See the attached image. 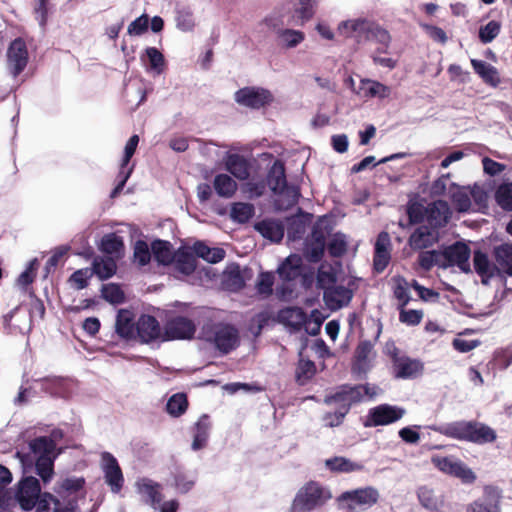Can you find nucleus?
<instances>
[{"instance_id": "5fc2aeb1", "label": "nucleus", "mask_w": 512, "mask_h": 512, "mask_svg": "<svg viewBox=\"0 0 512 512\" xmlns=\"http://www.w3.org/2000/svg\"><path fill=\"white\" fill-rule=\"evenodd\" d=\"M347 245V237L344 233H334L327 245L329 255L334 258L342 257L347 251Z\"/></svg>"}, {"instance_id": "4d7b16f0", "label": "nucleus", "mask_w": 512, "mask_h": 512, "mask_svg": "<svg viewBox=\"0 0 512 512\" xmlns=\"http://www.w3.org/2000/svg\"><path fill=\"white\" fill-rule=\"evenodd\" d=\"M325 246L322 243L306 238L303 255L305 259L311 263H318L324 256Z\"/></svg>"}, {"instance_id": "bf43d9fd", "label": "nucleus", "mask_w": 512, "mask_h": 512, "mask_svg": "<svg viewBox=\"0 0 512 512\" xmlns=\"http://www.w3.org/2000/svg\"><path fill=\"white\" fill-rule=\"evenodd\" d=\"M316 373V366L312 360L300 359L296 367L295 378L300 385H304Z\"/></svg>"}, {"instance_id": "4c0bfd02", "label": "nucleus", "mask_w": 512, "mask_h": 512, "mask_svg": "<svg viewBox=\"0 0 512 512\" xmlns=\"http://www.w3.org/2000/svg\"><path fill=\"white\" fill-rule=\"evenodd\" d=\"M211 429L210 417L203 414L199 417L198 421L194 424V436L191 444L193 451H198L206 447Z\"/></svg>"}, {"instance_id": "a211bd4d", "label": "nucleus", "mask_w": 512, "mask_h": 512, "mask_svg": "<svg viewBox=\"0 0 512 512\" xmlns=\"http://www.w3.org/2000/svg\"><path fill=\"white\" fill-rule=\"evenodd\" d=\"M7 63L11 75L16 78L27 66L28 50L22 38L14 39L7 50Z\"/></svg>"}, {"instance_id": "9d476101", "label": "nucleus", "mask_w": 512, "mask_h": 512, "mask_svg": "<svg viewBox=\"0 0 512 512\" xmlns=\"http://www.w3.org/2000/svg\"><path fill=\"white\" fill-rule=\"evenodd\" d=\"M470 255L471 250L469 246L462 241H456L440 252V257L443 259L441 266H457L462 272L469 273L471 272L469 264Z\"/></svg>"}, {"instance_id": "052dcab7", "label": "nucleus", "mask_w": 512, "mask_h": 512, "mask_svg": "<svg viewBox=\"0 0 512 512\" xmlns=\"http://www.w3.org/2000/svg\"><path fill=\"white\" fill-rule=\"evenodd\" d=\"M406 213L409 224H421L426 219L427 206L425 207L418 201L410 200L406 206Z\"/></svg>"}, {"instance_id": "ea45409f", "label": "nucleus", "mask_w": 512, "mask_h": 512, "mask_svg": "<svg viewBox=\"0 0 512 512\" xmlns=\"http://www.w3.org/2000/svg\"><path fill=\"white\" fill-rule=\"evenodd\" d=\"M450 199L454 208L459 213H468L472 211L469 187H460L453 183L450 189Z\"/></svg>"}, {"instance_id": "a19ab883", "label": "nucleus", "mask_w": 512, "mask_h": 512, "mask_svg": "<svg viewBox=\"0 0 512 512\" xmlns=\"http://www.w3.org/2000/svg\"><path fill=\"white\" fill-rule=\"evenodd\" d=\"M137 486L138 492L145 498V503L156 509L162 501V494L159 491V484L148 478H143L137 483Z\"/></svg>"}, {"instance_id": "ddd939ff", "label": "nucleus", "mask_w": 512, "mask_h": 512, "mask_svg": "<svg viewBox=\"0 0 512 512\" xmlns=\"http://www.w3.org/2000/svg\"><path fill=\"white\" fill-rule=\"evenodd\" d=\"M264 23L276 31L280 45L287 48H295L305 39V34L300 30L281 28L286 25L285 15H270L264 19Z\"/></svg>"}, {"instance_id": "473e14b6", "label": "nucleus", "mask_w": 512, "mask_h": 512, "mask_svg": "<svg viewBox=\"0 0 512 512\" xmlns=\"http://www.w3.org/2000/svg\"><path fill=\"white\" fill-rule=\"evenodd\" d=\"M115 331L122 339H132L136 334L134 314L128 309H120L116 315Z\"/></svg>"}, {"instance_id": "6e6552de", "label": "nucleus", "mask_w": 512, "mask_h": 512, "mask_svg": "<svg viewBox=\"0 0 512 512\" xmlns=\"http://www.w3.org/2000/svg\"><path fill=\"white\" fill-rule=\"evenodd\" d=\"M405 414L403 407L380 404L368 410L363 425L366 428L390 425L402 419Z\"/></svg>"}, {"instance_id": "4468645a", "label": "nucleus", "mask_w": 512, "mask_h": 512, "mask_svg": "<svg viewBox=\"0 0 512 512\" xmlns=\"http://www.w3.org/2000/svg\"><path fill=\"white\" fill-rule=\"evenodd\" d=\"M431 461L441 472L460 478L465 483H473L476 479L474 472L453 456H433Z\"/></svg>"}, {"instance_id": "5701e85b", "label": "nucleus", "mask_w": 512, "mask_h": 512, "mask_svg": "<svg viewBox=\"0 0 512 512\" xmlns=\"http://www.w3.org/2000/svg\"><path fill=\"white\" fill-rule=\"evenodd\" d=\"M143 343H151L162 339L163 332L158 320L152 316L143 314L136 322V334Z\"/></svg>"}, {"instance_id": "c85d7f7f", "label": "nucleus", "mask_w": 512, "mask_h": 512, "mask_svg": "<svg viewBox=\"0 0 512 512\" xmlns=\"http://www.w3.org/2000/svg\"><path fill=\"white\" fill-rule=\"evenodd\" d=\"M43 389L51 396L68 398L72 395L74 384L71 379L63 377H48L43 380Z\"/></svg>"}, {"instance_id": "8fccbe9b", "label": "nucleus", "mask_w": 512, "mask_h": 512, "mask_svg": "<svg viewBox=\"0 0 512 512\" xmlns=\"http://www.w3.org/2000/svg\"><path fill=\"white\" fill-rule=\"evenodd\" d=\"M116 262L110 258H95L93 261V274H96L99 279L106 280L111 278L116 272Z\"/></svg>"}, {"instance_id": "774afa93", "label": "nucleus", "mask_w": 512, "mask_h": 512, "mask_svg": "<svg viewBox=\"0 0 512 512\" xmlns=\"http://www.w3.org/2000/svg\"><path fill=\"white\" fill-rule=\"evenodd\" d=\"M145 53L149 59L151 70L155 71L157 74H160L163 71L165 64L163 54L155 47L146 48Z\"/></svg>"}, {"instance_id": "cd10ccee", "label": "nucleus", "mask_w": 512, "mask_h": 512, "mask_svg": "<svg viewBox=\"0 0 512 512\" xmlns=\"http://www.w3.org/2000/svg\"><path fill=\"white\" fill-rule=\"evenodd\" d=\"M352 297V291L342 285L335 284L323 292V299L331 309H340L348 305Z\"/></svg>"}, {"instance_id": "a18cd8bd", "label": "nucleus", "mask_w": 512, "mask_h": 512, "mask_svg": "<svg viewBox=\"0 0 512 512\" xmlns=\"http://www.w3.org/2000/svg\"><path fill=\"white\" fill-rule=\"evenodd\" d=\"M99 250L107 255H120L124 250L123 238L114 232L105 234L101 238Z\"/></svg>"}, {"instance_id": "6ab92c4d", "label": "nucleus", "mask_w": 512, "mask_h": 512, "mask_svg": "<svg viewBox=\"0 0 512 512\" xmlns=\"http://www.w3.org/2000/svg\"><path fill=\"white\" fill-rule=\"evenodd\" d=\"M102 470L105 482L114 493L120 492L124 484V477L117 459L109 452L101 454Z\"/></svg>"}, {"instance_id": "864d4df0", "label": "nucleus", "mask_w": 512, "mask_h": 512, "mask_svg": "<svg viewBox=\"0 0 512 512\" xmlns=\"http://www.w3.org/2000/svg\"><path fill=\"white\" fill-rule=\"evenodd\" d=\"M30 450L38 456H52L56 448L55 442L47 436H40L29 443Z\"/></svg>"}, {"instance_id": "37998d69", "label": "nucleus", "mask_w": 512, "mask_h": 512, "mask_svg": "<svg viewBox=\"0 0 512 512\" xmlns=\"http://www.w3.org/2000/svg\"><path fill=\"white\" fill-rule=\"evenodd\" d=\"M151 251L155 261L161 265L167 266L174 261L175 254L172 251V245L169 241L161 239L153 241Z\"/></svg>"}, {"instance_id": "338daca9", "label": "nucleus", "mask_w": 512, "mask_h": 512, "mask_svg": "<svg viewBox=\"0 0 512 512\" xmlns=\"http://www.w3.org/2000/svg\"><path fill=\"white\" fill-rule=\"evenodd\" d=\"M134 260L140 265V266H146L150 260H151V251L149 249V246L147 242L144 240H137L134 245V252H133Z\"/></svg>"}, {"instance_id": "c03bdc74", "label": "nucleus", "mask_w": 512, "mask_h": 512, "mask_svg": "<svg viewBox=\"0 0 512 512\" xmlns=\"http://www.w3.org/2000/svg\"><path fill=\"white\" fill-rule=\"evenodd\" d=\"M175 21L176 27L183 31H192L195 27L193 10L189 5L176 3L175 5Z\"/></svg>"}, {"instance_id": "f3484780", "label": "nucleus", "mask_w": 512, "mask_h": 512, "mask_svg": "<svg viewBox=\"0 0 512 512\" xmlns=\"http://www.w3.org/2000/svg\"><path fill=\"white\" fill-rule=\"evenodd\" d=\"M41 493V485L36 477L23 478L15 494V498L24 511H31L37 504V498Z\"/></svg>"}, {"instance_id": "e433bc0d", "label": "nucleus", "mask_w": 512, "mask_h": 512, "mask_svg": "<svg viewBox=\"0 0 512 512\" xmlns=\"http://www.w3.org/2000/svg\"><path fill=\"white\" fill-rule=\"evenodd\" d=\"M280 322L290 327L293 331H300L307 322V315L300 307H287L278 313Z\"/></svg>"}, {"instance_id": "423d86ee", "label": "nucleus", "mask_w": 512, "mask_h": 512, "mask_svg": "<svg viewBox=\"0 0 512 512\" xmlns=\"http://www.w3.org/2000/svg\"><path fill=\"white\" fill-rule=\"evenodd\" d=\"M212 334L205 340L213 343L222 355L229 354L240 344L239 330L230 323H216L211 326Z\"/></svg>"}, {"instance_id": "393cba45", "label": "nucleus", "mask_w": 512, "mask_h": 512, "mask_svg": "<svg viewBox=\"0 0 512 512\" xmlns=\"http://www.w3.org/2000/svg\"><path fill=\"white\" fill-rule=\"evenodd\" d=\"M225 169L240 181L250 176L251 164L247 158L238 153H227L224 157Z\"/></svg>"}, {"instance_id": "9b49d317", "label": "nucleus", "mask_w": 512, "mask_h": 512, "mask_svg": "<svg viewBox=\"0 0 512 512\" xmlns=\"http://www.w3.org/2000/svg\"><path fill=\"white\" fill-rule=\"evenodd\" d=\"M362 387L351 384H342L338 386L333 393L324 397L323 402L326 405H337V408H343L348 414L353 405L362 402Z\"/></svg>"}, {"instance_id": "0eeeda50", "label": "nucleus", "mask_w": 512, "mask_h": 512, "mask_svg": "<svg viewBox=\"0 0 512 512\" xmlns=\"http://www.w3.org/2000/svg\"><path fill=\"white\" fill-rule=\"evenodd\" d=\"M316 0H286L279 15H285L287 26H303L315 14Z\"/></svg>"}, {"instance_id": "13d9d810", "label": "nucleus", "mask_w": 512, "mask_h": 512, "mask_svg": "<svg viewBox=\"0 0 512 512\" xmlns=\"http://www.w3.org/2000/svg\"><path fill=\"white\" fill-rule=\"evenodd\" d=\"M495 201L504 211H512V182L502 183L495 192Z\"/></svg>"}, {"instance_id": "c756f323", "label": "nucleus", "mask_w": 512, "mask_h": 512, "mask_svg": "<svg viewBox=\"0 0 512 512\" xmlns=\"http://www.w3.org/2000/svg\"><path fill=\"white\" fill-rule=\"evenodd\" d=\"M473 266L475 272L480 276L481 282L484 285L489 284L491 278L497 274V266L490 262L488 255L481 251L476 250L473 254Z\"/></svg>"}, {"instance_id": "bb28decb", "label": "nucleus", "mask_w": 512, "mask_h": 512, "mask_svg": "<svg viewBox=\"0 0 512 512\" xmlns=\"http://www.w3.org/2000/svg\"><path fill=\"white\" fill-rule=\"evenodd\" d=\"M85 479L83 477H68L58 482L54 488L55 493L65 505L68 499L76 498L77 493L83 490Z\"/></svg>"}, {"instance_id": "4be33fe9", "label": "nucleus", "mask_w": 512, "mask_h": 512, "mask_svg": "<svg viewBox=\"0 0 512 512\" xmlns=\"http://www.w3.org/2000/svg\"><path fill=\"white\" fill-rule=\"evenodd\" d=\"M391 260V239L386 231H381L374 245L373 268L377 273L383 272Z\"/></svg>"}, {"instance_id": "7c9ffc66", "label": "nucleus", "mask_w": 512, "mask_h": 512, "mask_svg": "<svg viewBox=\"0 0 512 512\" xmlns=\"http://www.w3.org/2000/svg\"><path fill=\"white\" fill-rule=\"evenodd\" d=\"M303 270V259L298 254L289 255L278 267L279 277L286 282L299 278Z\"/></svg>"}, {"instance_id": "6e6d98bb", "label": "nucleus", "mask_w": 512, "mask_h": 512, "mask_svg": "<svg viewBox=\"0 0 512 512\" xmlns=\"http://www.w3.org/2000/svg\"><path fill=\"white\" fill-rule=\"evenodd\" d=\"M306 232V223L299 216H292L287 219L286 233L290 241H298L303 238Z\"/></svg>"}, {"instance_id": "0e129e2a", "label": "nucleus", "mask_w": 512, "mask_h": 512, "mask_svg": "<svg viewBox=\"0 0 512 512\" xmlns=\"http://www.w3.org/2000/svg\"><path fill=\"white\" fill-rule=\"evenodd\" d=\"M101 296L111 304H121L125 300V295L118 284H104L101 288Z\"/></svg>"}, {"instance_id": "603ef678", "label": "nucleus", "mask_w": 512, "mask_h": 512, "mask_svg": "<svg viewBox=\"0 0 512 512\" xmlns=\"http://www.w3.org/2000/svg\"><path fill=\"white\" fill-rule=\"evenodd\" d=\"M54 460L55 456H38L35 463L37 475L44 483L51 481L54 475Z\"/></svg>"}, {"instance_id": "680f3d73", "label": "nucleus", "mask_w": 512, "mask_h": 512, "mask_svg": "<svg viewBox=\"0 0 512 512\" xmlns=\"http://www.w3.org/2000/svg\"><path fill=\"white\" fill-rule=\"evenodd\" d=\"M470 199L473 200L475 208L473 211L485 213L488 209V194L480 185L474 184L469 188Z\"/></svg>"}, {"instance_id": "1a4fd4ad", "label": "nucleus", "mask_w": 512, "mask_h": 512, "mask_svg": "<svg viewBox=\"0 0 512 512\" xmlns=\"http://www.w3.org/2000/svg\"><path fill=\"white\" fill-rule=\"evenodd\" d=\"M267 185L275 195H287L293 198L294 202L298 201L300 192L298 187L288 185L285 166L280 160H275L267 173Z\"/></svg>"}, {"instance_id": "39448f33", "label": "nucleus", "mask_w": 512, "mask_h": 512, "mask_svg": "<svg viewBox=\"0 0 512 512\" xmlns=\"http://www.w3.org/2000/svg\"><path fill=\"white\" fill-rule=\"evenodd\" d=\"M30 304L28 313H23L24 325H12L11 321L20 313V306H16L7 314L2 316V326L8 334H28L32 330V319L35 316L43 318L45 315V306L41 299L37 298L33 292L30 293Z\"/></svg>"}, {"instance_id": "2f4dec72", "label": "nucleus", "mask_w": 512, "mask_h": 512, "mask_svg": "<svg viewBox=\"0 0 512 512\" xmlns=\"http://www.w3.org/2000/svg\"><path fill=\"white\" fill-rule=\"evenodd\" d=\"M373 350V344L369 340L360 341L355 349L354 361L352 364V372L356 375L366 374L371 364L369 355Z\"/></svg>"}, {"instance_id": "f257e3e1", "label": "nucleus", "mask_w": 512, "mask_h": 512, "mask_svg": "<svg viewBox=\"0 0 512 512\" xmlns=\"http://www.w3.org/2000/svg\"><path fill=\"white\" fill-rule=\"evenodd\" d=\"M435 432L458 441L478 445L492 443L497 435L494 429L476 420H458L430 427Z\"/></svg>"}, {"instance_id": "f03ea898", "label": "nucleus", "mask_w": 512, "mask_h": 512, "mask_svg": "<svg viewBox=\"0 0 512 512\" xmlns=\"http://www.w3.org/2000/svg\"><path fill=\"white\" fill-rule=\"evenodd\" d=\"M338 31L347 38H354L358 44L364 40H375L388 48L391 40L387 30L378 25L370 24L364 19L341 21L338 25Z\"/></svg>"}, {"instance_id": "e2e57ef3", "label": "nucleus", "mask_w": 512, "mask_h": 512, "mask_svg": "<svg viewBox=\"0 0 512 512\" xmlns=\"http://www.w3.org/2000/svg\"><path fill=\"white\" fill-rule=\"evenodd\" d=\"M230 215L233 220L246 223L254 215V207L249 203L238 202L232 205Z\"/></svg>"}, {"instance_id": "aec40b11", "label": "nucleus", "mask_w": 512, "mask_h": 512, "mask_svg": "<svg viewBox=\"0 0 512 512\" xmlns=\"http://www.w3.org/2000/svg\"><path fill=\"white\" fill-rule=\"evenodd\" d=\"M34 508L35 512H76L77 499H68L64 505L59 497L49 492H41Z\"/></svg>"}, {"instance_id": "a878e982", "label": "nucleus", "mask_w": 512, "mask_h": 512, "mask_svg": "<svg viewBox=\"0 0 512 512\" xmlns=\"http://www.w3.org/2000/svg\"><path fill=\"white\" fill-rule=\"evenodd\" d=\"M437 241V230L430 225H420L410 235L408 244L413 250H422L433 246Z\"/></svg>"}, {"instance_id": "3c124183", "label": "nucleus", "mask_w": 512, "mask_h": 512, "mask_svg": "<svg viewBox=\"0 0 512 512\" xmlns=\"http://www.w3.org/2000/svg\"><path fill=\"white\" fill-rule=\"evenodd\" d=\"M325 466L332 472L348 473L362 469V465L345 457L336 456L325 461Z\"/></svg>"}, {"instance_id": "f704fd0d", "label": "nucleus", "mask_w": 512, "mask_h": 512, "mask_svg": "<svg viewBox=\"0 0 512 512\" xmlns=\"http://www.w3.org/2000/svg\"><path fill=\"white\" fill-rule=\"evenodd\" d=\"M255 229L265 239L279 243L285 234V227L281 221L265 219L255 224Z\"/></svg>"}, {"instance_id": "69168bd1", "label": "nucleus", "mask_w": 512, "mask_h": 512, "mask_svg": "<svg viewBox=\"0 0 512 512\" xmlns=\"http://www.w3.org/2000/svg\"><path fill=\"white\" fill-rule=\"evenodd\" d=\"M501 26L499 22L491 20L479 29V39L483 44L492 42L500 33Z\"/></svg>"}, {"instance_id": "b1692460", "label": "nucleus", "mask_w": 512, "mask_h": 512, "mask_svg": "<svg viewBox=\"0 0 512 512\" xmlns=\"http://www.w3.org/2000/svg\"><path fill=\"white\" fill-rule=\"evenodd\" d=\"M450 217L451 211L446 201L436 200L427 205L426 220L434 229L446 226Z\"/></svg>"}, {"instance_id": "c9c22d12", "label": "nucleus", "mask_w": 512, "mask_h": 512, "mask_svg": "<svg viewBox=\"0 0 512 512\" xmlns=\"http://www.w3.org/2000/svg\"><path fill=\"white\" fill-rule=\"evenodd\" d=\"M470 62L474 72L482 79L485 84L494 88L501 84L500 74L496 67L478 59H471Z\"/></svg>"}, {"instance_id": "f8f14e48", "label": "nucleus", "mask_w": 512, "mask_h": 512, "mask_svg": "<svg viewBox=\"0 0 512 512\" xmlns=\"http://www.w3.org/2000/svg\"><path fill=\"white\" fill-rule=\"evenodd\" d=\"M195 332L196 325L191 319L181 315L173 316L164 325L162 341L190 340Z\"/></svg>"}, {"instance_id": "72a5a7b5", "label": "nucleus", "mask_w": 512, "mask_h": 512, "mask_svg": "<svg viewBox=\"0 0 512 512\" xmlns=\"http://www.w3.org/2000/svg\"><path fill=\"white\" fill-rule=\"evenodd\" d=\"M357 95L365 98H388L391 94V88L387 85L368 78L360 80L358 91H355Z\"/></svg>"}, {"instance_id": "20e7f679", "label": "nucleus", "mask_w": 512, "mask_h": 512, "mask_svg": "<svg viewBox=\"0 0 512 512\" xmlns=\"http://www.w3.org/2000/svg\"><path fill=\"white\" fill-rule=\"evenodd\" d=\"M331 497L329 490L315 481H310L296 493L290 512H310L324 505Z\"/></svg>"}, {"instance_id": "dca6fc26", "label": "nucleus", "mask_w": 512, "mask_h": 512, "mask_svg": "<svg viewBox=\"0 0 512 512\" xmlns=\"http://www.w3.org/2000/svg\"><path fill=\"white\" fill-rule=\"evenodd\" d=\"M391 358L393 376L397 379H414L423 373V362L408 356H399L396 347H394L391 353Z\"/></svg>"}, {"instance_id": "de8ad7c7", "label": "nucleus", "mask_w": 512, "mask_h": 512, "mask_svg": "<svg viewBox=\"0 0 512 512\" xmlns=\"http://www.w3.org/2000/svg\"><path fill=\"white\" fill-rule=\"evenodd\" d=\"M223 284L228 290L233 292H238L245 287V279L239 265H234L224 272Z\"/></svg>"}, {"instance_id": "58836bf2", "label": "nucleus", "mask_w": 512, "mask_h": 512, "mask_svg": "<svg viewBox=\"0 0 512 512\" xmlns=\"http://www.w3.org/2000/svg\"><path fill=\"white\" fill-rule=\"evenodd\" d=\"M497 274H505L512 277V244H501L493 251Z\"/></svg>"}, {"instance_id": "09e8293b", "label": "nucleus", "mask_w": 512, "mask_h": 512, "mask_svg": "<svg viewBox=\"0 0 512 512\" xmlns=\"http://www.w3.org/2000/svg\"><path fill=\"white\" fill-rule=\"evenodd\" d=\"M188 398L185 393L173 394L166 403V412L172 417L182 416L188 409Z\"/></svg>"}, {"instance_id": "2eb2a0df", "label": "nucleus", "mask_w": 512, "mask_h": 512, "mask_svg": "<svg viewBox=\"0 0 512 512\" xmlns=\"http://www.w3.org/2000/svg\"><path fill=\"white\" fill-rule=\"evenodd\" d=\"M234 99L239 105L260 109L273 101V95L268 89L248 86L237 90Z\"/></svg>"}, {"instance_id": "412c9836", "label": "nucleus", "mask_w": 512, "mask_h": 512, "mask_svg": "<svg viewBox=\"0 0 512 512\" xmlns=\"http://www.w3.org/2000/svg\"><path fill=\"white\" fill-rule=\"evenodd\" d=\"M501 491L495 486H485L482 498L467 507V512H501Z\"/></svg>"}, {"instance_id": "49530a36", "label": "nucleus", "mask_w": 512, "mask_h": 512, "mask_svg": "<svg viewBox=\"0 0 512 512\" xmlns=\"http://www.w3.org/2000/svg\"><path fill=\"white\" fill-rule=\"evenodd\" d=\"M214 189L220 197L230 198L237 190V183L228 174H218L214 178Z\"/></svg>"}, {"instance_id": "79ce46f5", "label": "nucleus", "mask_w": 512, "mask_h": 512, "mask_svg": "<svg viewBox=\"0 0 512 512\" xmlns=\"http://www.w3.org/2000/svg\"><path fill=\"white\" fill-rule=\"evenodd\" d=\"M175 270L182 275L189 276L196 270V258L189 250L179 249L174 257Z\"/></svg>"}, {"instance_id": "7ed1b4c3", "label": "nucleus", "mask_w": 512, "mask_h": 512, "mask_svg": "<svg viewBox=\"0 0 512 512\" xmlns=\"http://www.w3.org/2000/svg\"><path fill=\"white\" fill-rule=\"evenodd\" d=\"M380 498L379 491L373 486H366L341 493L336 501L343 512H362L373 507Z\"/></svg>"}]
</instances>
